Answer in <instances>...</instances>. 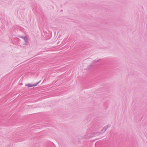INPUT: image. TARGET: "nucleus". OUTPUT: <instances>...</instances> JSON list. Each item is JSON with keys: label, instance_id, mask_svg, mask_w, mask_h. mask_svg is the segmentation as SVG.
Instances as JSON below:
<instances>
[{"label": "nucleus", "instance_id": "20e7f679", "mask_svg": "<svg viewBox=\"0 0 147 147\" xmlns=\"http://www.w3.org/2000/svg\"><path fill=\"white\" fill-rule=\"evenodd\" d=\"M25 45H28L29 43V42H28H28H25Z\"/></svg>", "mask_w": 147, "mask_h": 147}, {"label": "nucleus", "instance_id": "f03ea898", "mask_svg": "<svg viewBox=\"0 0 147 147\" xmlns=\"http://www.w3.org/2000/svg\"><path fill=\"white\" fill-rule=\"evenodd\" d=\"M19 37L24 39V40L25 42H28V38L26 36H19Z\"/></svg>", "mask_w": 147, "mask_h": 147}, {"label": "nucleus", "instance_id": "f257e3e1", "mask_svg": "<svg viewBox=\"0 0 147 147\" xmlns=\"http://www.w3.org/2000/svg\"><path fill=\"white\" fill-rule=\"evenodd\" d=\"M40 81L41 80H40L38 82L33 84H28L27 85H26V86H27L29 87H31L33 86H36L40 82Z\"/></svg>", "mask_w": 147, "mask_h": 147}, {"label": "nucleus", "instance_id": "39448f33", "mask_svg": "<svg viewBox=\"0 0 147 147\" xmlns=\"http://www.w3.org/2000/svg\"><path fill=\"white\" fill-rule=\"evenodd\" d=\"M105 127H107V128H108V127H110V125H108L107 126H105Z\"/></svg>", "mask_w": 147, "mask_h": 147}, {"label": "nucleus", "instance_id": "423d86ee", "mask_svg": "<svg viewBox=\"0 0 147 147\" xmlns=\"http://www.w3.org/2000/svg\"><path fill=\"white\" fill-rule=\"evenodd\" d=\"M100 134H99V133H96V135H99Z\"/></svg>", "mask_w": 147, "mask_h": 147}, {"label": "nucleus", "instance_id": "0eeeda50", "mask_svg": "<svg viewBox=\"0 0 147 147\" xmlns=\"http://www.w3.org/2000/svg\"><path fill=\"white\" fill-rule=\"evenodd\" d=\"M94 62H95V60H94Z\"/></svg>", "mask_w": 147, "mask_h": 147}, {"label": "nucleus", "instance_id": "7ed1b4c3", "mask_svg": "<svg viewBox=\"0 0 147 147\" xmlns=\"http://www.w3.org/2000/svg\"><path fill=\"white\" fill-rule=\"evenodd\" d=\"M107 129V127H104L101 131H103V132H105Z\"/></svg>", "mask_w": 147, "mask_h": 147}]
</instances>
